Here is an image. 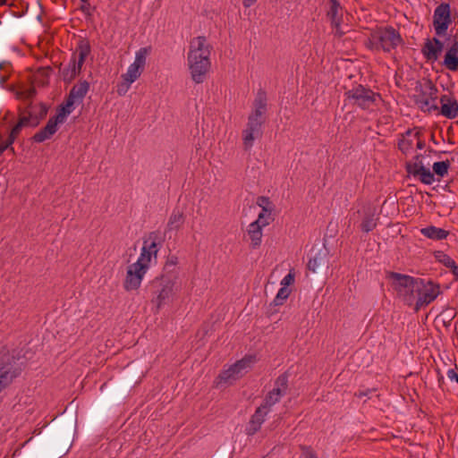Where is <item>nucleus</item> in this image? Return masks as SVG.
<instances>
[{
  "mask_svg": "<svg viewBox=\"0 0 458 458\" xmlns=\"http://www.w3.org/2000/svg\"><path fill=\"white\" fill-rule=\"evenodd\" d=\"M36 94L37 90L34 86L24 87L16 91L17 98L29 101L23 109H20V113L29 120L30 127H37L48 112V106L45 103L31 101Z\"/></svg>",
  "mask_w": 458,
  "mask_h": 458,
  "instance_id": "20e7f679",
  "label": "nucleus"
},
{
  "mask_svg": "<svg viewBox=\"0 0 458 458\" xmlns=\"http://www.w3.org/2000/svg\"><path fill=\"white\" fill-rule=\"evenodd\" d=\"M436 260L445 267H448L454 260L442 250H437L434 252Z\"/></svg>",
  "mask_w": 458,
  "mask_h": 458,
  "instance_id": "58836bf2",
  "label": "nucleus"
},
{
  "mask_svg": "<svg viewBox=\"0 0 458 458\" xmlns=\"http://www.w3.org/2000/svg\"><path fill=\"white\" fill-rule=\"evenodd\" d=\"M451 22L450 4L441 3L437 6L433 14V25L436 34L439 37L445 36Z\"/></svg>",
  "mask_w": 458,
  "mask_h": 458,
  "instance_id": "9b49d317",
  "label": "nucleus"
},
{
  "mask_svg": "<svg viewBox=\"0 0 458 458\" xmlns=\"http://www.w3.org/2000/svg\"><path fill=\"white\" fill-rule=\"evenodd\" d=\"M7 149L9 148L4 142L0 143V156Z\"/></svg>",
  "mask_w": 458,
  "mask_h": 458,
  "instance_id": "bf43d9fd",
  "label": "nucleus"
},
{
  "mask_svg": "<svg viewBox=\"0 0 458 458\" xmlns=\"http://www.w3.org/2000/svg\"><path fill=\"white\" fill-rule=\"evenodd\" d=\"M365 394H366L365 393H362V392H361V393H360V394H358V396H359V397H360V396L365 395Z\"/></svg>",
  "mask_w": 458,
  "mask_h": 458,
  "instance_id": "338daca9",
  "label": "nucleus"
},
{
  "mask_svg": "<svg viewBox=\"0 0 458 458\" xmlns=\"http://www.w3.org/2000/svg\"><path fill=\"white\" fill-rule=\"evenodd\" d=\"M253 362V358L251 356L244 357L243 359L236 361L234 364L231 365L227 369L223 370L219 376L218 384L224 383L231 385L233 381L237 380L241 377L244 371L247 370L248 368L250 367V364Z\"/></svg>",
  "mask_w": 458,
  "mask_h": 458,
  "instance_id": "9d476101",
  "label": "nucleus"
},
{
  "mask_svg": "<svg viewBox=\"0 0 458 458\" xmlns=\"http://www.w3.org/2000/svg\"><path fill=\"white\" fill-rule=\"evenodd\" d=\"M444 48V43L438 38H428L424 43L421 53L428 62L434 63L438 60Z\"/></svg>",
  "mask_w": 458,
  "mask_h": 458,
  "instance_id": "2eb2a0df",
  "label": "nucleus"
},
{
  "mask_svg": "<svg viewBox=\"0 0 458 458\" xmlns=\"http://www.w3.org/2000/svg\"><path fill=\"white\" fill-rule=\"evenodd\" d=\"M288 382H289V374L288 372H284L277 377L275 380V386L273 390L280 394L282 396H284L287 393L288 389Z\"/></svg>",
  "mask_w": 458,
  "mask_h": 458,
  "instance_id": "2f4dec72",
  "label": "nucleus"
},
{
  "mask_svg": "<svg viewBox=\"0 0 458 458\" xmlns=\"http://www.w3.org/2000/svg\"><path fill=\"white\" fill-rule=\"evenodd\" d=\"M439 285L428 281L424 282V288L418 293V300L414 306V310L419 311L422 307L431 303L439 295Z\"/></svg>",
  "mask_w": 458,
  "mask_h": 458,
  "instance_id": "ddd939ff",
  "label": "nucleus"
},
{
  "mask_svg": "<svg viewBox=\"0 0 458 458\" xmlns=\"http://www.w3.org/2000/svg\"><path fill=\"white\" fill-rule=\"evenodd\" d=\"M443 65L450 71L458 72V40L456 38L453 39L445 55Z\"/></svg>",
  "mask_w": 458,
  "mask_h": 458,
  "instance_id": "aec40b11",
  "label": "nucleus"
},
{
  "mask_svg": "<svg viewBox=\"0 0 458 458\" xmlns=\"http://www.w3.org/2000/svg\"><path fill=\"white\" fill-rule=\"evenodd\" d=\"M81 68L78 67V62L73 56L69 64L62 70L63 80L66 82H71L76 75L81 72Z\"/></svg>",
  "mask_w": 458,
  "mask_h": 458,
  "instance_id": "cd10ccee",
  "label": "nucleus"
},
{
  "mask_svg": "<svg viewBox=\"0 0 458 458\" xmlns=\"http://www.w3.org/2000/svg\"><path fill=\"white\" fill-rule=\"evenodd\" d=\"M52 69L47 67H40L34 75V82L36 85L45 87L49 82V76Z\"/></svg>",
  "mask_w": 458,
  "mask_h": 458,
  "instance_id": "7c9ffc66",
  "label": "nucleus"
},
{
  "mask_svg": "<svg viewBox=\"0 0 458 458\" xmlns=\"http://www.w3.org/2000/svg\"><path fill=\"white\" fill-rule=\"evenodd\" d=\"M447 268H449L452 274L454 276L455 280L458 281V265L454 261Z\"/></svg>",
  "mask_w": 458,
  "mask_h": 458,
  "instance_id": "603ef678",
  "label": "nucleus"
},
{
  "mask_svg": "<svg viewBox=\"0 0 458 458\" xmlns=\"http://www.w3.org/2000/svg\"><path fill=\"white\" fill-rule=\"evenodd\" d=\"M6 4V0H0V5Z\"/></svg>",
  "mask_w": 458,
  "mask_h": 458,
  "instance_id": "e2e57ef3",
  "label": "nucleus"
},
{
  "mask_svg": "<svg viewBox=\"0 0 458 458\" xmlns=\"http://www.w3.org/2000/svg\"><path fill=\"white\" fill-rule=\"evenodd\" d=\"M24 368L23 358L14 352H0V392L19 377Z\"/></svg>",
  "mask_w": 458,
  "mask_h": 458,
  "instance_id": "423d86ee",
  "label": "nucleus"
},
{
  "mask_svg": "<svg viewBox=\"0 0 458 458\" xmlns=\"http://www.w3.org/2000/svg\"><path fill=\"white\" fill-rule=\"evenodd\" d=\"M424 166L422 161L420 162H407L405 165L406 172L413 177H418L420 167Z\"/></svg>",
  "mask_w": 458,
  "mask_h": 458,
  "instance_id": "ea45409f",
  "label": "nucleus"
},
{
  "mask_svg": "<svg viewBox=\"0 0 458 458\" xmlns=\"http://www.w3.org/2000/svg\"><path fill=\"white\" fill-rule=\"evenodd\" d=\"M174 279V276L162 275L161 276L156 277L149 283L148 291L151 293V301L157 304V310L172 300Z\"/></svg>",
  "mask_w": 458,
  "mask_h": 458,
  "instance_id": "0eeeda50",
  "label": "nucleus"
},
{
  "mask_svg": "<svg viewBox=\"0 0 458 458\" xmlns=\"http://www.w3.org/2000/svg\"><path fill=\"white\" fill-rule=\"evenodd\" d=\"M420 233L428 239L433 241H442L448 237L450 234L449 231L443 228L437 227L435 225H428L420 230Z\"/></svg>",
  "mask_w": 458,
  "mask_h": 458,
  "instance_id": "4be33fe9",
  "label": "nucleus"
},
{
  "mask_svg": "<svg viewBox=\"0 0 458 458\" xmlns=\"http://www.w3.org/2000/svg\"><path fill=\"white\" fill-rule=\"evenodd\" d=\"M294 273L290 271L281 281V285L288 288L294 282Z\"/></svg>",
  "mask_w": 458,
  "mask_h": 458,
  "instance_id": "49530a36",
  "label": "nucleus"
},
{
  "mask_svg": "<svg viewBox=\"0 0 458 458\" xmlns=\"http://www.w3.org/2000/svg\"><path fill=\"white\" fill-rule=\"evenodd\" d=\"M89 89V83L87 81H80V83L74 85L70 92L69 96L75 98L79 103L82 102L83 98L87 95Z\"/></svg>",
  "mask_w": 458,
  "mask_h": 458,
  "instance_id": "bb28decb",
  "label": "nucleus"
},
{
  "mask_svg": "<svg viewBox=\"0 0 458 458\" xmlns=\"http://www.w3.org/2000/svg\"><path fill=\"white\" fill-rule=\"evenodd\" d=\"M285 299L283 298L282 296L276 294L275 299L273 300L271 305H274V306H281L284 304Z\"/></svg>",
  "mask_w": 458,
  "mask_h": 458,
  "instance_id": "864d4df0",
  "label": "nucleus"
},
{
  "mask_svg": "<svg viewBox=\"0 0 458 458\" xmlns=\"http://www.w3.org/2000/svg\"><path fill=\"white\" fill-rule=\"evenodd\" d=\"M257 0H243V5L245 7L251 6Z\"/></svg>",
  "mask_w": 458,
  "mask_h": 458,
  "instance_id": "13d9d810",
  "label": "nucleus"
},
{
  "mask_svg": "<svg viewBox=\"0 0 458 458\" xmlns=\"http://www.w3.org/2000/svg\"><path fill=\"white\" fill-rule=\"evenodd\" d=\"M417 287L407 289V294H403L400 298L402 301L408 306H415V303L418 300V293L424 288V280L419 278L414 283Z\"/></svg>",
  "mask_w": 458,
  "mask_h": 458,
  "instance_id": "b1692460",
  "label": "nucleus"
},
{
  "mask_svg": "<svg viewBox=\"0 0 458 458\" xmlns=\"http://www.w3.org/2000/svg\"><path fill=\"white\" fill-rule=\"evenodd\" d=\"M77 51L79 53L78 60V67L81 68L86 57L90 54L91 47L89 41L86 38H81L77 45Z\"/></svg>",
  "mask_w": 458,
  "mask_h": 458,
  "instance_id": "c85d7f7f",
  "label": "nucleus"
},
{
  "mask_svg": "<svg viewBox=\"0 0 458 458\" xmlns=\"http://www.w3.org/2000/svg\"><path fill=\"white\" fill-rule=\"evenodd\" d=\"M211 47L204 36L193 38L190 41L187 61L191 79L195 83H202L210 69Z\"/></svg>",
  "mask_w": 458,
  "mask_h": 458,
  "instance_id": "f03ea898",
  "label": "nucleus"
},
{
  "mask_svg": "<svg viewBox=\"0 0 458 458\" xmlns=\"http://www.w3.org/2000/svg\"><path fill=\"white\" fill-rule=\"evenodd\" d=\"M78 102L75 98L71 96H67L64 102L59 106L55 115L59 122L63 123L66 121L67 116L74 110V104Z\"/></svg>",
  "mask_w": 458,
  "mask_h": 458,
  "instance_id": "5701e85b",
  "label": "nucleus"
},
{
  "mask_svg": "<svg viewBox=\"0 0 458 458\" xmlns=\"http://www.w3.org/2000/svg\"><path fill=\"white\" fill-rule=\"evenodd\" d=\"M328 8L327 16L331 22V26H339L343 23L344 8L338 0H328Z\"/></svg>",
  "mask_w": 458,
  "mask_h": 458,
  "instance_id": "a211bd4d",
  "label": "nucleus"
},
{
  "mask_svg": "<svg viewBox=\"0 0 458 458\" xmlns=\"http://www.w3.org/2000/svg\"><path fill=\"white\" fill-rule=\"evenodd\" d=\"M450 167L449 160L435 162L433 164V171L438 176H445L448 173Z\"/></svg>",
  "mask_w": 458,
  "mask_h": 458,
  "instance_id": "c9c22d12",
  "label": "nucleus"
},
{
  "mask_svg": "<svg viewBox=\"0 0 458 458\" xmlns=\"http://www.w3.org/2000/svg\"><path fill=\"white\" fill-rule=\"evenodd\" d=\"M6 81V78L5 77H0V82L1 83H4Z\"/></svg>",
  "mask_w": 458,
  "mask_h": 458,
  "instance_id": "680f3d73",
  "label": "nucleus"
},
{
  "mask_svg": "<svg viewBox=\"0 0 458 458\" xmlns=\"http://www.w3.org/2000/svg\"><path fill=\"white\" fill-rule=\"evenodd\" d=\"M301 458H318L316 453L310 446L301 445Z\"/></svg>",
  "mask_w": 458,
  "mask_h": 458,
  "instance_id": "37998d69",
  "label": "nucleus"
},
{
  "mask_svg": "<svg viewBox=\"0 0 458 458\" xmlns=\"http://www.w3.org/2000/svg\"><path fill=\"white\" fill-rule=\"evenodd\" d=\"M61 123H63L59 122V119H56L55 116L51 117L46 126L34 134L32 140L38 143H41L47 140H49L57 131L58 124Z\"/></svg>",
  "mask_w": 458,
  "mask_h": 458,
  "instance_id": "f3484780",
  "label": "nucleus"
},
{
  "mask_svg": "<svg viewBox=\"0 0 458 458\" xmlns=\"http://www.w3.org/2000/svg\"><path fill=\"white\" fill-rule=\"evenodd\" d=\"M441 109L440 114L448 118L454 119L458 115V102L455 98L443 95L440 98Z\"/></svg>",
  "mask_w": 458,
  "mask_h": 458,
  "instance_id": "6ab92c4d",
  "label": "nucleus"
},
{
  "mask_svg": "<svg viewBox=\"0 0 458 458\" xmlns=\"http://www.w3.org/2000/svg\"><path fill=\"white\" fill-rule=\"evenodd\" d=\"M424 90H428L427 97L430 99V103H435L437 99V89L431 81H428L424 86Z\"/></svg>",
  "mask_w": 458,
  "mask_h": 458,
  "instance_id": "a19ab883",
  "label": "nucleus"
},
{
  "mask_svg": "<svg viewBox=\"0 0 458 458\" xmlns=\"http://www.w3.org/2000/svg\"><path fill=\"white\" fill-rule=\"evenodd\" d=\"M268 412L269 411L265 409V406L260 405L257 408L255 413L251 416L249 426L247 428L249 435H254L257 431L259 430Z\"/></svg>",
  "mask_w": 458,
  "mask_h": 458,
  "instance_id": "412c9836",
  "label": "nucleus"
},
{
  "mask_svg": "<svg viewBox=\"0 0 458 458\" xmlns=\"http://www.w3.org/2000/svg\"><path fill=\"white\" fill-rule=\"evenodd\" d=\"M388 278L392 281V286L396 291L399 298L403 294H407V289L411 288L412 290V288L417 287L414 283L419 279L396 272H390Z\"/></svg>",
  "mask_w": 458,
  "mask_h": 458,
  "instance_id": "f8f14e48",
  "label": "nucleus"
},
{
  "mask_svg": "<svg viewBox=\"0 0 458 458\" xmlns=\"http://www.w3.org/2000/svg\"><path fill=\"white\" fill-rule=\"evenodd\" d=\"M17 136L12 134L10 132L9 136H8V139L6 140V141H4V143L7 146V148L12 150L13 152L14 151L13 148L12 147V145L13 144V142L15 141Z\"/></svg>",
  "mask_w": 458,
  "mask_h": 458,
  "instance_id": "8fccbe9b",
  "label": "nucleus"
},
{
  "mask_svg": "<svg viewBox=\"0 0 458 458\" xmlns=\"http://www.w3.org/2000/svg\"><path fill=\"white\" fill-rule=\"evenodd\" d=\"M344 96L352 105L363 110L372 107L376 104L377 98H380L378 93L374 92L369 88H366L361 84L347 90Z\"/></svg>",
  "mask_w": 458,
  "mask_h": 458,
  "instance_id": "6e6552de",
  "label": "nucleus"
},
{
  "mask_svg": "<svg viewBox=\"0 0 458 458\" xmlns=\"http://www.w3.org/2000/svg\"><path fill=\"white\" fill-rule=\"evenodd\" d=\"M184 220L185 218L183 213L179 209H174L169 217L165 233L174 230H178L184 223Z\"/></svg>",
  "mask_w": 458,
  "mask_h": 458,
  "instance_id": "c756f323",
  "label": "nucleus"
},
{
  "mask_svg": "<svg viewBox=\"0 0 458 458\" xmlns=\"http://www.w3.org/2000/svg\"><path fill=\"white\" fill-rule=\"evenodd\" d=\"M431 140H432L435 144H437V142L435 140V138H434V135H433V134L431 135Z\"/></svg>",
  "mask_w": 458,
  "mask_h": 458,
  "instance_id": "0e129e2a",
  "label": "nucleus"
},
{
  "mask_svg": "<svg viewBox=\"0 0 458 458\" xmlns=\"http://www.w3.org/2000/svg\"><path fill=\"white\" fill-rule=\"evenodd\" d=\"M290 293L291 290L285 286H282L277 293L278 295L282 296L285 300L289 297Z\"/></svg>",
  "mask_w": 458,
  "mask_h": 458,
  "instance_id": "3c124183",
  "label": "nucleus"
},
{
  "mask_svg": "<svg viewBox=\"0 0 458 458\" xmlns=\"http://www.w3.org/2000/svg\"><path fill=\"white\" fill-rule=\"evenodd\" d=\"M398 146L402 152L407 153L412 146V141L411 140L403 139L399 141Z\"/></svg>",
  "mask_w": 458,
  "mask_h": 458,
  "instance_id": "c03bdc74",
  "label": "nucleus"
},
{
  "mask_svg": "<svg viewBox=\"0 0 458 458\" xmlns=\"http://www.w3.org/2000/svg\"><path fill=\"white\" fill-rule=\"evenodd\" d=\"M437 382H438V386L440 388H443V385L445 384V378L439 369L437 370Z\"/></svg>",
  "mask_w": 458,
  "mask_h": 458,
  "instance_id": "4d7b16f0",
  "label": "nucleus"
},
{
  "mask_svg": "<svg viewBox=\"0 0 458 458\" xmlns=\"http://www.w3.org/2000/svg\"><path fill=\"white\" fill-rule=\"evenodd\" d=\"M329 250L325 243L314 245L309 254L308 269L317 273L328 267Z\"/></svg>",
  "mask_w": 458,
  "mask_h": 458,
  "instance_id": "1a4fd4ad",
  "label": "nucleus"
},
{
  "mask_svg": "<svg viewBox=\"0 0 458 458\" xmlns=\"http://www.w3.org/2000/svg\"><path fill=\"white\" fill-rule=\"evenodd\" d=\"M165 242V235L154 231L143 240L141 253L138 260L130 265L127 269L123 287L126 291L137 290L149 267L151 258H157V252Z\"/></svg>",
  "mask_w": 458,
  "mask_h": 458,
  "instance_id": "f257e3e1",
  "label": "nucleus"
},
{
  "mask_svg": "<svg viewBox=\"0 0 458 458\" xmlns=\"http://www.w3.org/2000/svg\"><path fill=\"white\" fill-rule=\"evenodd\" d=\"M411 130H408V131H406V135H411Z\"/></svg>",
  "mask_w": 458,
  "mask_h": 458,
  "instance_id": "69168bd1",
  "label": "nucleus"
},
{
  "mask_svg": "<svg viewBox=\"0 0 458 458\" xmlns=\"http://www.w3.org/2000/svg\"><path fill=\"white\" fill-rule=\"evenodd\" d=\"M176 264H177V257H175V256H170V257H168V259H167V261H166V263H165V265L164 269H165V271H170V268H172V267L174 268V267H175V265H176Z\"/></svg>",
  "mask_w": 458,
  "mask_h": 458,
  "instance_id": "de8ad7c7",
  "label": "nucleus"
},
{
  "mask_svg": "<svg viewBox=\"0 0 458 458\" xmlns=\"http://www.w3.org/2000/svg\"><path fill=\"white\" fill-rule=\"evenodd\" d=\"M446 376L450 381H455L458 384V374L454 369H448Z\"/></svg>",
  "mask_w": 458,
  "mask_h": 458,
  "instance_id": "09e8293b",
  "label": "nucleus"
},
{
  "mask_svg": "<svg viewBox=\"0 0 458 458\" xmlns=\"http://www.w3.org/2000/svg\"><path fill=\"white\" fill-rule=\"evenodd\" d=\"M358 213L361 216L360 228L363 233H368L377 227L379 217L374 206L365 205Z\"/></svg>",
  "mask_w": 458,
  "mask_h": 458,
  "instance_id": "4468645a",
  "label": "nucleus"
},
{
  "mask_svg": "<svg viewBox=\"0 0 458 458\" xmlns=\"http://www.w3.org/2000/svg\"><path fill=\"white\" fill-rule=\"evenodd\" d=\"M415 91L418 94L413 95V101L422 112L430 113L438 110V106L436 103H430V99L427 97L428 90H424L421 84L415 87Z\"/></svg>",
  "mask_w": 458,
  "mask_h": 458,
  "instance_id": "dca6fc26",
  "label": "nucleus"
},
{
  "mask_svg": "<svg viewBox=\"0 0 458 458\" xmlns=\"http://www.w3.org/2000/svg\"><path fill=\"white\" fill-rule=\"evenodd\" d=\"M143 72L142 69H140V67H138L137 65L131 64L129 67H128V70L127 72L122 75L123 81L126 82V88L125 89H118V93L120 95L123 94L126 92L127 89L129 88V86L134 82L141 74V72Z\"/></svg>",
  "mask_w": 458,
  "mask_h": 458,
  "instance_id": "393cba45",
  "label": "nucleus"
},
{
  "mask_svg": "<svg viewBox=\"0 0 458 458\" xmlns=\"http://www.w3.org/2000/svg\"><path fill=\"white\" fill-rule=\"evenodd\" d=\"M273 210H269V212H265L261 209V212L259 214L258 218L254 222H258V224L262 225L264 226L268 225L272 221H274V216L272 214Z\"/></svg>",
  "mask_w": 458,
  "mask_h": 458,
  "instance_id": "4c0bfd02",
  "label": "nucleus"
},
{
  "mask_svg": "<svg viewBox=\"0 0 458 458\" xmlns=\"http://www.w3.org/2000/svg\"><path fill=\"white\" fill-rule=\"evenodd\" d=\"M262 227L264 225L258 224V222H252L249 225L248 234L251 240V247L253 249L258 248L261 244Z\"/></svg>",
  "mask_w": 458,
  "mask_h": 458,
  "instance_id": "a878e982",
  "label": "nucleus"
},
{
  "mask_svg": "<svg viewBox=\"0 0 458 458\" xmlns=\"http://www.w3.org/2000/svg\"><path fill=\"white\" fill-rule=\"evenodd\" d=\"M257 205L263 209L265 212H269V210H274V204L270 201L268 197L260 196L257 199Z\"/></svg>",
  "mask_w": 458,
  "mask_h": 458,
  "instance_id": "79ce46f5",
  "label": "nucleus"
},
{
  "mask_svg": "<svg viewBox=\"0 0 458 458\" xmlns=\"http://www.w3.org/2000/svg\"><path fill=\"white\" fill-rule=\"evenodd\" d=\"M419 178L424 184L430 185L435 181L434 173L425 166L420 167Z\"/></svg>",
  "mask_w": 458,
  "mask_h": 458,
  "instance_id": "72a5a7b5",
  "label": "nucleus"
},
{
  "mask_svg": "<svg viewBox=\"0 0 458 458\" xmlns=\"http://www.w3.org/2000/svg\"><path fill=\"white\" fill-rule=\"evenodd\" d=\"M267 99L266 91L259 89L253 102L254 110L248 117L247 127L242 131V140L245 150H250L256 139L262 136V125L266 122Z\"/></svg>",
  "mask_w": 458,
  "mask_h": 458,
  "instance_id": "7ed1b4c3",
  "label": "nucleus"
},
{
  "mask_svg": "<svg viewBox=\"0 0 458 458\" xmlns=\"http://www.w3.org/2000/svg\"><path fill=\"white\" fill-rule=\"evenodd\" d=\"M282 397L283 396L280 394L272 389L266 395L261 406H265V409L270 411V408L279 403Z\"/></svg>",
  "mask_w": 458,
  "mask_h": 458,
  "instance_id": "473e14b6",
  "label": "nucleus"
},
{
  "mask_svg": "<svg viewBox=\"0 0 458 458\" xmlns=\"http://www.w3.org/2000/svg\"><path fill=\"white\" fill-rule=\"evenodd\" d=\"M148 54V48H147V47L140 48L139 51L136 52L135 60L132 64L137 65L140 69L144 70Z\"/></svg>",
  "mask_w": 458,
  "mask_h": 458,
  "instance_id": "f704fd0d",
  "label": "nucleus"
},
{
  "mask_svg": "<svg viewBox=\"0 0 458 458\" xmlns=\"http://www.w3.org/2000/svg\"><path fill=\"white\" fill-rule=\"evenodd\" d=\"M421 157H422V155L421 154H418L414 157V162H420L421 161Z\"/></svg>",
  "mask_w": 458,
  "mask_h": 458,
  "instance_id": "052dcab7",
  "label": "nucleus"
},
{
  "mask_svg": "<svg viewBox=\"0 0 458 458\" xmlns=\"http://www.w3.org/2000/svg\"><path fill=\"white\" fill-rule=\"evenodd\" d=\"M82 4L79 7L85 15L90 16L92 14L91 6L89 0H81Z\"/></svg>",
  "mask_w": 458,
  "mask_h": 458,
  "instance_id": "a18cd8bd",
  "label": "nucleus"
},
{
  "mask_svg": "<svg viewBox=\"0 0 458 458\" xmlns=\"http://www.w3.org/2000/svg\"><path fill=\"white\" fill-rule=\"evenodd\" d=\"M414 137L419 140L418 142H417V148L423 149L425 148V142L423 140H420V131H417L414 133Z\"/></svg>",
  "mask_w": 458,
  "mask_h": 458,
  "instance_id": "5fc2aeb1",
  "label": "nucleus"
},
{
  "mask_svg": "<svg viewBox=\"0 0 458 458\" xmlns=\"http://www.w3.org/2000/svg\"><path fill=\"white\" fill-rule=\"evenodd\" d=\"M402 43L400 33L393 27L386 26L372 31L367 46L371 50L390 53Z\"/></svg>",
  "mask_w": 458,
  "mask_h": 458,
  "instance_id": "39448f33",
  "label": "nucleus"
},
{
  "mask_svg": "<svg viewBox=\"0 0 458 458\" xmlns=\"http://www.w3.org/2000/svg\"><path fill=\"white\" fill-rule=\"evenodd\" d=\"M335 35L338 37H342L345 32L342 30V23H339V26H332Z\"/></svg>",
  "mask_w": 458,
  "mask_h": 458,
  "instance_id": "6e6d98bb",
  "label": "nucleus"
},
{
  "mask_svg": "<svg viewBox=\"0 0 458 458\" xmlns=\"http://www.w3.org/2000/svg\"><path fill=\"white\" fill-rule=\"evenodd\" d=\"M2 67H3V64H0V70L2 69Z\"/></svg>",
  "mask_w": 458,
  "mask_h": 458,
  "instance_id": "774afa93",
  "label": "nucleus"
},
{
  "mask_svg": "<svg viewBox=\"0 0 458 458\" xmlns=\"http://www.w3.org/2000/svg\"><path fill=\"white\" fill-rule=\"evenodd\" d=\"M24 127H30V123H29V120L25 118L21 113L18 123L13 127L11 130V133L17 136L21 133L22 128Z\"/></svg>",
  "mask_w": 458,
  "mask_h": 458,
  "instance_id": "e433bc0d",
  "label": "nucleus"
}]
</instances>
